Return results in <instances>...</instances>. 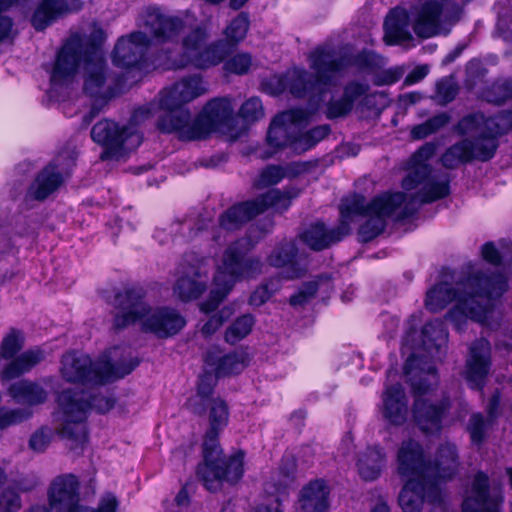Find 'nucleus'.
<instances>
[{
  "label": "nucleus",
  "instance_id": "obj_1",
  "mask_svg": "<svg viewBox=\"0 0 512 512\" xmlns=\"http://www.w3.org/2000/svg\"><path fill=\"white\" fill-rule=\"evenodd\" d=\"M367 59L368 56L364 53L353 56L348 49L319 47L309 56L313 77L303 69L294 68L285 74L263 79L261 87L264 92L273 96L288 89L294 97H308L310 102L318 105L336 87L340 72L351 65L363 67Z\"/></svg>",
  "mask_w": 512,
  "mask_h": 512
},
{
  "label": "nucleus",
  "instance_id": "obj_2",
  "mask_svg": "<svg viewBox=\"0 0 512 512\" xmlns=\"http://www.w3.org/2000/svg\"><path fill=\"white\" fill-rule=\"evenodd\" d=\"M144 26L157 43L166 45L158 59V65L164 69H180L188 65L206 69L222 62L228 52L223 41L205 46L208 32L202 27L191 31L179 44L176 39L184 27L182 20L164 16L157 9L147 10Z\"/></svg>",
  "mask_w": 512,
  "mask_h": 512
},
{
  "label": "nucleus",
  "instance_id": "obj_3",
  "mask_svg": "<svg viewBox=\"0 0 512 512\" xmlns=\"http://www.w3.org/2000/svg\"><path fill=\"white\" fill-rule=\"evenodd\" d=\"M457 463L458 453L454 445L440 446L437 459H427L422 446L417 442L403 445L397 454L398 474L405 478L398 495V503L403 512H421L425 501L431 503L440 499L439 487L440 460Z\"/></svg>",
  "mask_w": 512,
  "mask_h": 512
},
{
  "label": "nucleus",
  "instance_id": "obj_4",
  "mask_svg": "<svg viewBox=\"0 0 512 512\" xmlns=\"http://www.w3.org/2000/svg\"><path fill=\"white\" fill-rule=\"evenodd\" d=\"M208 427L203 436V463L196 469V475L204 488L217 492L223 482L238 483L245 473V456L243 449H238L228 457L221 456L220 434L229 424L230 408L221 396L206 403Z\"/></svg>",
  "mask_w": 512,
  "mask_h": 512
},
{
  "label": "nucleus",
  "instance_id": "obj_5",
  "mask_svg": "<svg viewBox=\"0 0 512 512\" xmlns=\"http://www.w3.org/2000/svg\"><path fill=\"white\" fill-rule=\"evenodd\" d=\"M111 330L120 333L140 324L141 330L158 339H168L179 334L186 326L185 317L170 306L153 308L147 301V291L141 285L133 284L117 290L111 302Z\"/></svg>",
  "mask_w": 512,
  "mask_h": 512
},
{
  "label": "nucleus",
  "instance_id": "obj_6",
  "mask_svg": "<svg viewBox=\"0 0 512 512\" xmlns=\"http://www.w3.org/2000/svg\"><path fill=\"white\" fill-rule=\"evenodd\" d=\"M462 7L454 0H419L404 9L396 7L387 15L384 39L387 44H402L416 36L427 39L447 35L460 20Z\"/></svg>",
  "mask_w": 512,
  "mask_h": 512
},
{
  "label": "nucleus",
  "instance_id": "obj_7",
  "mask_svg": "<svg viewBox=\"0 0 512 512\" xmlns=\"http://www.w3.org/2000/svg\"><path fill=\"white\" fill-rule=\"evenodd\" d=\"M459 285L462 286V295L445 314V320L458 332L467 328L468 320L486 323L492 311L490 301L502 297L509 287L503 273L481 270L469 273Z\"/></svg>",
  "mask_w": 512,
  "mask_h": 512
},
{
  "label": "nucleus",
  "instance_id": "obj_8",
  "mask_svg": "<svg viewBox=\"0 0 512 512\" xmlns=\"http://www.w3.org/2000/svg\"><path fill=\"white\" fill-rule=\"evenodd\" d=\"M255 243L249 237L232 242L223 253L222 265L214 274L208 297L199 304V310L211 314L228 297L234 286L244 280L256 279L263 271L260 256H249Z\"/></svg>",
  "mask_w": 512,
  "mask_h": 512
},
{
  "label": "nucleus",
  "instance_id": "obj_9",
  "mask_svg": "<svg viewBox=\"0 0 512 512\" xmlns=\"http://www.w3.org/2000/svg\"><path fill=\"white\" fill-rule=\"evenodd\" d=\"M208 92V84L201 75L186 76L165 87L158 94L159 119L158 128H186L190 113L183 106Z\"/></svg>",
  "mask_w": 512,
  "mask_h": 512
},
{
  "label": "nucleus",
  "instance_id": "obj_10",
  "mask_svg": "<svg viewBox=\"0 0 512 512\" xmlns=\"http://www.w3.org/2000/svg\"><path fill=\"white\" fill-rule=\"evenodd\" d=\"M366 83L352 81L344 88L343 96L329 101L326 116L330 119L347 115L355 108L356 113L363 118L377 116L388 104V98L383 92L369 93Z\"/></svg>",
  "mask_w": 512,
  "mask_h": 512
},
{
  "label": "nucleus",
  "instance_id": "obj_11",
  "mask_svg": "<svg viewBox=\"0 0 512 512\" xmlns=\"http://www.w3.org/2000/svg\"><path fill=\"white\" fill-rule=\"evenodd\" d=\"M92 141L101 148L102 162H127L142 144L143 130H90Z\"/></svg>",
  "mask_w": 512,
  "mask_h": 512
},
{
  "label": "nucleus",
  "instance_id": "obj_12",
  "mask_svg": "<svg viewBox=\"0 0 512 512\" xmlns=\"http://www.w3.org/2000/svg\"><path fill=\"white\" fill-rule=\"evenodd\" d=\"M332 130H267V148L260 149L257 156L262 160L272 158L284 148L301 155L314 148L330 135Z\"/></svg>",
  "mask_w": 512,
  "mask_h": 512
},
{
  "label": "nucleus",
  "instance_id": "obj_13",
  "mask_svg": "<svg viewBox=\"0 0 512 512\" xmlns=\"http://www.w3.org/2000/svg\"><path fill=\"white\" fill-rule=\"evenodd\" d=\"M56 401L65 420L61 430L62 435L78 444L86 442L87 430L85 427L78 429L77 424L87 420L88 412L92 408L90 397L86 399L82 391L67 388L57 395Z\"/></svg>",
  "mask_w": 512,
  "mask_h": 512
},
{
  "label": "nucleus",
  "instance_id": "obj_14",
  "mask_svg": "<svg viewBox=\"0 0 512 512\" xmlns=\"http://www.w3.org/2000/svg\"><path fill=\"white\" fill-rule=\"evenodd\" d=\"M452 408L449 396H442L436 401L415 399L412 401L411 416L414 424L425 435H437L444 427V421Z\"/></svg>",
  "mask_w": 512,
  "mask_h": 512
},
{
  "label": "nucleus",
  "instance_id": "obj_15",
  "mask_svg": "<svg viewBox=\"0 0 512 512\" xmlns=\"http://www.w3.org/2000/svg\"><path fill=\"white\" fill-rule=\"evenodd\" d=\"M61 364V375L66 382L84 386L106 382L105 370L96 366L89 355L72 352L62 357Z\"/></svg>",
  "mask_w": 512,
  "mask_h": 512
},
{
  "label": "nucleus",
  "instance_id": "obj_16",
  "mask_svg": "<svg viewBox=\"0 0 512 512\" xmlns=\"http://www.w3.org/2000/svg\"><path fill=\"white\" fill-rule=\"evenodd\" d=\"M470 492L461 504L462 512H503L504 497L491 493L490 478L485 471L474 473Z\"/></svg>",
  "mask_w": 512,
  "mask_h": 512
},
{
  "label": "nucleus",
  "instance_id": "obj_17",
  "mask_svg": "<svg viewBox=\"0 0 512 512\" xmlns=\"http://www.w3.org/2000/svg\"><path fill=\"white\" fill-rule=\"evenodd\" d=\"M79 478L73 473L56 476L49 484L47 497L50 508L65 509L66 512L79 511L80 504Z\"/></svg>",
  "mask_w": 512,
  "mask_h": 512
},
{
  "label": "nucleus",
  "instance_id": "obj_18",
  "mask_svg": "<svg viewBox=\"0 0 512 512\" xmlns=\"http://www.w3.org/2000/svg\"><path fill=\"white\" fill-rule=\"evenodd\" d=\"M436 151L437 145L434 142H426L412 153L405 166L407 173L401 181V187L405 191L424 185L432 177L433 167L429 160Z\"/></svg>",
  "mask_w": 512,
  "mask_h": 512
},
{
  "label": "nucleus",
  "instance_id": "obj_19",
  "mask_svg": "<svg viewBox=\"0 0 512 512\" xmlns=\"http://www.w3.org/2000/svg\"><path fill=\"white\" fill-rule=\"evenodd\" d=\"M297 459L292 454H284L277 468V479L268 482L265 491L274 497L275 506H268V512H284L283 502L289 497V491L297 476Z\"/></svg>",
  "mask_w": 512,
  "mask_h": 512
},
{
  "label": "nucleus",
  "instance_id": "obj_20",
  "mask_svg": "<svg viewBox=\"0 0 512 512\" xmlns=\"http://www.w3.org/2000/svg\"><path fill=\"white\" fill-rule=\"evenodd\" d=\"M65 184V176L57 160L49 161L34 176L25 199L44 202Z\"/></svg>",
  "mask_w": 512,
  "mask_h": 512
},
{
  "label": "nucleus",
  "instance_id": "obj_21",
  "mask_svg": "<svg viewBox=\"0 0 512 512\" xmlns=\"http://www.w3.org/2000/svg\"><path fill=\"white\" fill-rule=\"evenodd\" d=\"M382 418L389 427L399 428L408 421L409 401L401 384H391L382 394Z\"/></svg>",
  "mask_w": 512,
  "mask_h": 512
},
{
  "label": "nucleus",
  "instance_id": "obj_22",
  "mask_svg": "<svg viewBox=\"0 0 512 512\" xmlns=\"http://www.w3.org/2000/svg\"><path fill=\"white\" fill-rule=\"evenodd\" d=\"M150 43V39L141 31L121 37L114 48V64L123 68L139 66L145 60Z\"/></svg>",
  "mask_w": 512,
  "mask_h": 512
},
{
  "label": "nucleus",
  "instance_id": "obj_23",
  "mask_svg": "<svg viewBox=\"0 0 512 512\" xmlns=\"http://www.w3.org/2000/svg\"><path fill=\"white\" fill-rule=\"evenodd\" d=\"M267 263L274 268H284L285 277L290 280L300 279L306 269L299 262V249L295 241L282 240L267 255Z\"/></svg>",
  "mask_w": 512,
  "mask_h": 512
},
{
  "label": "nucleus",
  "instance_id": "obj_24",
  "mask_svg": "<svg viewBox=\"0 0 512 512\" xmlns=\"http://www.w3.org/2000/svg\"><path fill=\"white\" fill-rule=\"evenodd\" d=\"M263 214V207L257 197L238 201L230 205L218 216V225L226 231H237Z\"/></svg>",
  "mask_w": 512,
  "mask_h": 512
},
{
  "label": "nucleus",
  "instance_id": "obj_25",
  "mask_svg": "<svg viewBox=\"0 0 512 512\" xmlns=\"http://www.w3.org/2000/svg\"><path fill=\"white\" fill-rule=\"evenodd\" d=\"M461 136L470 130H452ZM478 133L467 137L470 144L473 162L486 163L492 160L499 148L500 138L511 130H477Z\"/></svg>",
  "mask_w": 512,
  "mask_h": 512
},
{
  "label": "nucleus",
  "instance_id": "obj_26",
  "mask_svg": "<svg viewBox=\"0 0 512 512\" xmlns=\"http://www.w3.org/2000/svg\"><path fill=\"white\" fill-rule=\"evenodd\" d=\"M82 60L81 45L75 39L67 41L57 54L51 73V81L60 84L69 80L76 72Z\"/></svg>",
  "mask_w": 512,
  "mask_h": 512
},
{
  "label": "nucleus",
  "instance_id": "obj_27",
  "mask_svg": "<svg viewBox=\"0 0 512 512\" xmlns=\"http://www.w3.org/2000/svg\"><path fill=\"white\" fill-rule=\"evenodd\" d=\"M300 240L313 251H323L333 244L341 242L346 234L337 225L335 228L328 229L323 221L311 223L299 235Z\"/></svg>",
  "mask_w": 512,
  "mask_h": 512
},
{
  "label": "nucleus",
  "instance_id": "obj_28",
  "mask_svg": "<svg viewBox=\"0 0 512 512\" xmlns=\"http://www.w3.org/2000/svg\"><path fill=\"white\" fill-rule=\"evenodd\" d=\"M330 488L326 481L317 478L309 481L300 491V512H328Z\"/></svg>",
  "mask_w": 512,
  "mask_h": 512
},
{
  "label": "nucleus",
  "instance_id": "obj_29",
  "mask_svg": "<svg viewBox=\"0 0 512 512\" xmlns=\"http://www.w3.org/2000/svg\"><path fill=\"white\" fill-rule=\"evenodd\" d=\"M233 108L228 98H213L200 111L197 128H219L226 126L232 119Z\"/></svg>",
  "mask_w": 512,
  "mask_h": 512
},
{
  "label": "nucleus",
  "instance_id": "obj_30",
  "mask_svg": "<svg viewBox=\"0 0 512 512\" xmlns=\"http://www.w3.org/2000/svg\"><path fill=\"white\" fill-rule=\"evenodd\" d=\"M386 465V453L380 445L367 446L358 454L356 468L360 478L366 482L378 479Z\"/></svg>",
  "mask_w": 512,
  "mask_h": 512
},
{
  "label": "nucleus",
  "instance_id": "obj_31",
  "mask_svg": "<svg viewBox=\"0 0 512 512\" xmlns=\"http://www.w3.org/2000/svg\"><path fill=\"white\" fill-rule=\"evenodd\" d=\"M218 380L219 378L212 371L205 370L198 376L195 396L188 401L189 409L193 415L198 417L206 415V403L216 398L214 393Z\"/></svg>",
  "mask_w": 512,
  "mask_h": 512
},
{
  "label": "nucleus",
  "instance_id": "obj_32",
  "mask_svg": "<svg viewBox=\"0 0 512 512\" xmlns=\"http://www.w3.org/2000/svg\"><path fill=\"white\" fill-rule=\"evenodd\" d=\"M84 90L94 96L100 93L105 81V64L100 50L96 47L84 58Z\"/></svg>",
  "mask_w": 512,
  "mask_h": 512
},
{
  "label": "nucleus",
  "instance_id": "obj_33",
  "mask_svg": "<svg viewBox=\"0 0 512 512\" xmlns=\"http://www.w3.org/2000/svg\"><path fill=\"white\" fill-rule=\"evenodd\" d=\"M491 367L489 355L482 354L478 349L471 348L470 359L466 365V382L470 389L482 391Z\"/></svg>",
  "mask_w": 512,
  "mask_h": 512
},
{
  "label": "nucleus",
  "instance_id": "obj_34",
  "mask_svg": "<svg viewBox=\"0 0 512 512\" xmlns=\"http://www.w3.org/2000/svg\"><path fill=\"white\" fill-rule=\"evenodd\" d=\"M204 363L213 367V373L220 379L239 374L245 367L244 357L233 351L219 356L216 351H208L204 355Z\"/></svg>",
  "mask_w": 512,
  "mask_h": 512
},
{
  "label": "nucleus",
  "instance_id": "obj_35",
  "mask_svg": "<svg viewBox=\"0 0 512 512\" xmlns=\"http://www.w3.org/2000/svg\"><path fill=\"white\" fill-rule=\"evenodd\" d=\"M423 357L411 353L405 360L403 365V373L409 378L410 393L413 400L415 399H429L427 395L433 390L432 384L426 377H417V371L423 370L421 364L423 363Z\"/></svg>",
  "mask_w": 512,
  "mask_h": 512
},
{
  "label": "nucleus",
  "instance_id": "obj_36",
  "mask_svg": "<svg viewBox=\"0 0 512 512\" xmlns=\"http://www.w3.org/2000/svg\"><path fill=\"white\" fill-rule=\"evenodd\" d=\"M339 227L346 236L351 233V223L356 216H371L369 203H366L365 197L360 193H353L349 198H343L339 204Z\"/></svg>",
  "mask_w": 512,
  "mask_h": 512
},
{
  "label": "nucleus",
  "instance_id": "obj_37",
  "mask_svg": "<svg viewBox=\"0 0 512 512\" xmlns=\"http://www.w3.org/2000/svg\"><path fill=\"white\" fill-rule=\"evenodd\" d=\"M207 287V276L197 269L192 275H181L176 280L174 292L180 301L188 303L201 298Z\"/></svg>",
  "mask_w": 512,
  "mask_h": 512
},
{
  "label": "nucleus",
  "instance_id": "obj_38",
  "mask_svg": "<svg viewBox=\"0 0 512 512\" xmlns=\"http://www.w3.org/2000/svg\"><path fill=\"white\" fill-rule=\"evenodd\" d=\"M462 295V286L455 288L448 282H439L433 285L426 293L425 307L432 313L445 309L451 302Z\"/></svg>",
  "mask_w": 512,
  "mask_h": 512
},
{
  "label": "nucleus",
  "instance_id": "obj_39",
  "mask_svg": "<svg viewBox=\"0 0 512 512\" xmlns=\"http://www.w3.org/2000/svg\"><path fill=\"white\" fill-rule=\"evenodd\" d=\"M421 348L431 355H438L448 342V331L441 320L426 322L420 332Z\"/></svg>",
  "mask_w": 512,
  "mask_h": 512
},
{
  "label": "nucleus",
  "instance_id": "obj_40",
  "mask_svg": "<svg viewBox=\"0 0 512 512\" xmlns=\"http://www.w3.org/2000/svg\"><path fill=\"white\" fill-rule=\"evenodd\" d=\"M43 359V352L40 349H29L16 355L3 368L1 377L3 380H13L29 372Z\"/></svg>",
  "mask_w": 512,
  "mask_h": 512
},
{
  "label": "nucleus",
  "instance_id": "obj_41",
  "mask_svg": "<svg viewBox=\"0 0 512 512\" xmlns=\"http://www.w3.org/2000/svg\"><path fill=\"white\" fill-rule=\"evenodd\" d=\"M407 200V194L402 191H385L375 195L369 202L371 216L387 219L391 217Z\"/></svg>",
  "mask_w": 512,
  "mask_h": 512
},
{
  "label": "nucleus",
  "instance_id": "obj_42",
  "mask_svg": "<svg viewBox=\"0 0 512 512\" xmlns=\"http://www.w3.org/2000/svg\"><path fill=\"white\" fill-rule=\"evenodd\" d=\"M10 396L17 402L29 406L43 404L47 400V392L38 383L21 380L9 387Z\"/></svg>",
  "mask_w": 512,
  "mask_h": 512
},
{
  "label": "nucleus",
  "instance_id": "obj_43",
  "mask_svg": "<svg viewBox=\"0 0 512 512\" xmlns=\"http://www.w3.org/2000/svg\"><path fill=\"white\" fill-rule=\"evenodd\" d=\"M445 169L454 170L460 166L474 163L468 138L465 137L450 145L440 156Z\"/></svg>",
  "mask_w": 512,
  "mask_h": 512
},
{
  "label": "nucleus",
  "instance_id": "obj_44",
  "mask_svg": "<svg viewBox=\"0 0 512 512\" xmlns=\"http://www.w3.org/2000/svg\"><path fill=\"white\" fill-rule=\"evenodd\" d=\"M299 193L300 191L295 188L285 191L276 188L260 194L257 196V199L263 207V213L269 208H273L280 214H283L290 209L292 200L297 198Z\"/></svg>",
  "mask_w": 512,
  "mask_h": 512
},
{
  "label": "nucleus",
  "instance_id": "obj_45",
  "mask_svg": "<svg viewBox=\"0 0 512 512\" xmlns=\"http://www.w3.org/2000/svg\"><path fill=\"white\" fill-rule=\"evenodd\" d=\"M451 193L450 180L439 181L433 176L421 188L411 195L412 200H418L420 204H431L445 199Z\"/></svg>",
  "mask_w": 512,
  "mask_h": 512
},
{
  "label": "nucleus",
  "instance_id": "obj_46",
  "mask_svg": "<svg viewBox=\"0 0 512 512\" xmlns=\"http://www.w3.org/2000/svg\"><path fill=\"white\" fill-rule=\"evenodd\" d=\"M64 10V0H43L32 16V25L37 30H43Z\"/></svg>",
  "mask_w": 512,
  "mask_h": 512
},
{
  "label": "nucleus",
  "instance_id": "obj_47",
  "mask_svg": "<svg viewBox=\"0 0 512 512\" xmlns=\"http://www.w3.org/2000/svg\"><path fill=\"white\" fill-rule=\"evenodd\" d=\"M255 325V317L250 314H243L234 319L224 332V341L230 345L242 341L251 332Z\"/></svg>",
  "mask_w": 512,
  "mask_h": 512
},
{
  "label": "nucleus",
  "instance_id": "obj_48",
  "mask_svg": "<svg viewBox=\"0 0 512 512\" xmlns=\"http://www.w3.org/2000/svg\"><path fill=\"white\" fill-rule=\"evenodd\" d=\"M492 425L481 412L471 414L466 430L469 433L470 441L473 445L481 446L486 440L487 430Z\"/></svg>",
  "mask_w": 512,
  "mask_h": 512
},
{
  "label": "nucleus",
  "instance_id": "obj_49",
  "mask_svg": "<svg viewBox=\"0 0 512 512\" xmlns=\"http://www.w3.org/2000/svg\"><path fill=\"white\" fill-rule=\"evenodd\" d=\"M310 114L302 109H290L276 115L269 128H291L308 123Z\"/></svg>",
  "mask_w": 512,
  "mask_h": 512
},
{
  "label": "nucleus",
  "instance_id": "obj_50",
  "mask_svg": "<svg viewBox=\"0 0 512 512\" xmlns=\"http://www.w3.org/2000/svg\"><path fill=\"white\" fill-rule=\"evenodd\" d=\"M369 218L362 223L358 230V240L362 244H367L381 235L387 226V222L382 217L368 216Z\"/></svg>",
  "mask_w": 512,
  "mask_h": 512
},
{
  "label": "nucleus",
  "instance_id": "obj_51",
  "mask_svg": "<svg viewBox=\"0 0 512 512\" xmlns=\"http://www.w3.org/2000/svg\"><path fill=\"white\" fill-rule=\"evenodd\" d=\"M24 346V336L21 330L10 328L0 344V356L5 360L14 358Z\"/></svg>",
  "mask_w": 512,
  "mask_h": 512
},
{
  "label": "nucleus",
  "instance_id": "obj_52",
  "mask_svg": "<svg viewBox=\"0 0 512 512\" xmlns=\"http://www.w3.org/2000/svg\"><path fill=\"white\" fill-rule=\"evenodd\" d=\"M248 29V16L243 13L237 15L231 20L223 32L226 42L230 45L238 44L246 37Z\"/></svg>",
  "mask_w": 512,
  "mask_h": 512
},
{
  "label": "nucleus",
  "instance_id": "obj_53",
  "mask_svg": "<svg viewBox=\"0 0 512 512\" xmlns=\"http://www.w3.org/2000/svg\"><path fill=\"white\" fill-rule=\"evenodd\" d=\"M285 172L282 165L269 164L260 171L254 185L260 189L275 186L286 178Z\"/></svg>",
  "mask_w": 512,
  "mask_h": 512
},
{
  "label": "nucleus",
  "instance_id": "obj_54",
  "mask_svg": "<svg viewBox=\"0 0 512 512\" xmlns=\"http://www.w3.org/2000/svg\"><path fill=\"white\" fill-rule=\"evenodd\" d=\"M141 363V360L138 357L130 358L128 361L122 362H107L103 369L106 373V380L109 377H114L115 379H121L125 376L131 374Z\"/></svg>",
  "mask_w": 512,
  "mask_h": 512
},
{
  "label": "nucleus",
  "instance_id": "obj_55",
  "mask_svg": "<svg viewBox=\"0 0 512 512\" xmlns=\"http://www.w3.org/2000/svg\"><path fill=\"white\" fill-rule=\"evenodd\" d=\"M215 309L212 315L207 319V321L201 327V334L205 338H210L213 336L220 327L228 320L231 312L228 308L224 307L221 310Z\"/></svg>",
  "mask_w": 512,
  "mask_h": 512
},
{
  "label": "nucleus",
  "instance_id": "obj_56",
  "mask_svg": "<svg viewBox=\"0 0 512 512\" xmlns=\"http://www.w3.org/2000/svg\"><path fill=\"white\" fill-rule=\"evenodd\" d=\"M161 133L171 134L173 139L180 142L205 141L219 130H159Z\"/></svg>",
  "mask_w": 512,
  "mask_h": 512
},
{
  "label": "nucleus",
  "instance_id": "obj_57",
  "mask_svg": "<svg viewBox=\"0 0 512 512\" xmlns=\"http://www.w3.org/2000/svg\"><path fill=\"white\" fill-rule=\"evenodd\" d=\"M31 417V412L16 408L6 409L0 408V430H4L12 425L20 424Z\"/></svg>",
  "mask_w": 512,
  "mask_h": 512
},
{
  "label": "nucleus",
  "instance_id": "obj_58",
  "mask_svg": "<svg viewBox=\"0 0 512 512\" xmlns=\"http://www.w3.org/2000/svg\"><path fill=\"white\" fill-rule=\"evenodd\" d=\"M22 508L21 495L8 487L0 492V512H19Z\"/></svg>",
  "mask_w": 512,
  "mask_h": 512
},
{
  "label": "nucleus",
  "instance_id": "obj_59",
  "mask_svg": "<svg viewBox=\"0 0 512 512\" xmlns=\"http://www.w3.org/2000/svg\"><path fill=\"white\" fill-rule=\"evenodd\" d=\"M458 92V86L453 77H445L436 84L435 98L438 102L446 104L452 101Z\"/></svg>",
  "mask_w": 512,
  "mask_h": 512
},
{
  "label": "nucleus",
  "instance_id": "obj_60",
  "mask_svg": "<svg viewBox=\"0 0 512 512\" xmlns=\"http://www.w3.org/2000/svg\"><path fill=\"white\" fill-rule=\"evenodd\" d=\"M240 116L247 122L253 123L264 116L262 102L257 97L248 99L240 108Z\"/></svg>",
  "mask_w": 512,
  "mask_h": 512
},
{
  "label": "nucleus",
  "instance_id": "obj_61",
  "mask_svg": "<svg viewBox=\"0 0 512 512\" xmlns=\"http://www.w3.org/2000/svg\"><path fill=\"white\" fill-rule=\"evenodd\" d=\"M500 124L494 118H487L481 112L466 116L458 128H499Z\"/></svg>",
  "mask_w": 512,
  "mask_h": 512
},
{
  "label": "nucleus",
  "instance_id": "obj_62",
  "mask_svg": "<svg viewBox=\"0 0 512 512\" xmlns=\"http://www.w3.org/2000/svg\"><path fill=\"white\" fill-rule=\"evenodd\" d=\"M252 64L251 56L247 53H238L231 57L225 63V69L228 72L235 74H244L248 72L250 66Z\"/></svg>",
  "mask_w": 512,
  "mask_h": 512
},
{
  "label": "nucleus",
  "instance_id": "obj_63",
  "mask_svg": "<svg viewBox=\"0 0 512 512\" xmlns=\"http://www.w3.org/2000/svg\"><path fill=\"white\" fill-rule=\"evenodd\" d=\"M481 259L492 266H500L503 263V255L493 241L485 242L480 248Z\"/></svg>",
  "mask_w": 512,
  "mask_h": 512
},
{
  "label": "nucleus",
  "instance_id": "obj_64",
  "mask_svg": "<svg viewBox=\"0 0 512 512\" xmlns=\"http://www.w3.org/2000/svg\"><path fill=\"white\" fill-rule=\"evenodd\" d=\"M119 501L114 495L100 499L97 508L80 506L77 512H117Z\"/></svg>",
  "mask_w": 512,
  "mask_h": 512
}]
</instances>
